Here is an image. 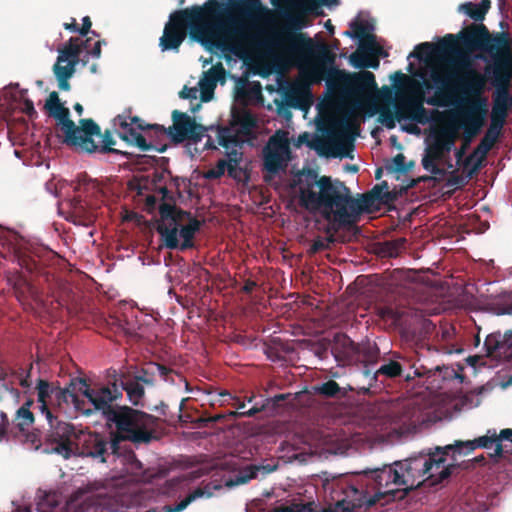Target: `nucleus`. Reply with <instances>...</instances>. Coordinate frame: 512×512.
Instances as JSON below:
<instances>
[{
  "label": "nucleus",
  "mask_w": 512,
  "mask_h": 512,
  "mask_svg": "<svg viewBox=\"0 0 512 512\" xmlns=\"http://www.w3.org/2000/svg\"><path fill=\"white\" fill-rule=\"evenodd\" d=\"M219 145L226 149V152L236 149L239 145V138L237 134H232L229 130L224 129L219 132L218 136Z\"/></svg>",
  "instance_id": "obj_59"
},
{
  "label": "nucleus",
  "mask_w": 512,
  "mask_h": 512,
  "mask_svg": "<svg viewBox=\"0 0 512 512\" xmlns=\"http://www.w3.org/2000/svg\"><path fill=\"white\" fill-rule=\"evenodd\" d=\"M18 301L25 303L29 300L38 301L39 295L35 286L20 272H16L8 278Z\"/></svg>",
  "instance_id": "obj_30"
},
{
  "label": "nucleus",
  "mask_w": 512,
  "mask_h": 512,
  "mask_svg": "<svg viewBox=\"0 0 512 512\" xmlns=\"http://www.w3.org/2000/svg\"><path fill=\"white\" fill-rule=\"evenodd\" d=\"M117 384L121 392H126L133 405L140 404L145 394L144 384L133 377L132 372L117 374Z\"/></svg>",
  "instance_id": "obj_27"
},
{
  "label": "nucleus",
  "mask_w": 512,
  "mask_h": 512,
  "mask_svg": "<svg viewBox=\"0 0 512 512\" xmlns=\"http://www.w3.org/2000/svg\"><path fill=\"white\" fill-rule=\"evenodd\" d=\"M314 391L319 395L332 398L340 393L341 388L336 381L328 380L320 385H316Z\"/></svg>",
  "instance_id": "obj_57"
},
{
  "label": "nucleus",
  "mask_w": 512,
  "mask_h": 512,
  "mask_svg": "<svg viewBox=\"0 0 512 512\" xmlns=\"http://www.w3.org/2000/svg\"><path fill=\"white\" fill-rule=\"evenodd\" d=\"M126 470L135 477H141L144 474L143 464L136 458L134 453L129 454L127 457Z\"/></svg>",
  "instance_id": "obj_63"
},
{
  "label": "nucleus",
  "mask_w": 512,
  "mask_h": 512,
  "mask_svg": "<svg viewBox=\"0 0 512 512\" xmlns=\"http://www.w3.org/2000/svg\"><path fill=\"white\" fill-rule=\"evenodd\" d=\"M446 105L453 104L462 106L461 121L471 124L472 129H482L488 113V98L484 94H475L465 98L453 97L445 102Z\"/></svg>",
  "instance_id": "obj_19"
},
{
  "label": "nucleus",
  "mask_w": 512,
  "mask_h": 512,
  "mask_svg": "<svg viewBox=\"0 0 512 512\" xmlns=\"http://www.w3.org/2000/svg\"><path fill=\"white\" fill-rule=\"evenodd\" d=\"M332 351L336 359L351 360L359 354V346L343 333L334 336Z\"/></svg>",
  "instance_id": "obj_33"
},
{
  "label": "nucleus",
  "mask_w": 512,
  "mask_h": 512,
  "mask_svg": "<svg viewBox=\"0 0 512 512\" xmlns=\"http://www.w3.org/2000/svg\"><path fill=\"white\" fill-rule=\"evenodd\" d=\"M201 222L197 218H191L186 225L178 226V234L183 239L182 243H179L177 249L181 251L191 249L194 247V236L200 230Z\"/></svg>",
  "instance_id": "obj_38"
},
{
  "label": "nucleus",
  "mask_w": 512,
  "mask_h": 512,
  "mask_svg": "<svg viewBox=\"0 0 512 512\" xmlns=\"http://www.w3.org/2000/svg\"><path fill=\"white\" fill-rule=\"evenodd\" d=\"M341 508L336 507V502H334V507L331 505L328 507H321L318 509V506L314 501H309L307 503H292L288 506H280L274 508L270 512H339Z\"/></svg>",
  "instance_id": "obj_39"
},
{
  "label": "nucleus",
  "mask_w": 512,
  "mask_h": 512,
  "mask_svg": "<svg viewBox=\"0 0 512 512\" xmlns=\"http://www.w3.org/2000/svg\"><path fill=\"white\" fill-rule=\"evenodd\" d=\"M498 59L493 65H485V73L489 78L492 93L491 122L504 126L508 112L512 107V54L496 47Z\"/></svg>",
  "instance_id": "obj_9"
},
{
  "label": "nucleus",
  "mask_w": 512,
  "mask_h": 512,
  "mask_svg": "<svg viewBox=\"0 0 512 512\" xmlns=\"http://www.w3.org/2000/svg\"><path fill=\"white\" fill-rule=\"evenodd\" d=\"M502 441L507 440L501 437V431L497 434L495 429H489L485 435L475 438L474 440H458L455 441L454 444L449 445L452 447L451 453L453 454H461L463 448H466L467 452H472L476 448L488 449L492 445H495V450L494 453L491 454V457L495 459H506L509 449H507L506 445L502 444Z\"/></svg>",
  "instance_id": "obj_20"
},
{
  "label": "nucleus",
  "mask_w": 512,
  "mask_h": 512,
  "mask_svg": "<svg viewBox=\"0 0 512 512\" xmlns=\"http://www.w3.org/2000/svg\"><path fill=\"white\" fill-rule=\"evenodd\" d=\"M458 128H463L464 134H463V143L460 148L456 149L455 151V158L457 160V163H460V161L465 156L466 150L468 149L472 139L476 137L481 129H472L471 124L465 123L461 121V124L457 126Z\"/></svg>",
  "instance_id": "obj_50"
},
{
  "label": "nucleus",
  "mask_w": 512,
  "mask_h": 512,
  "mask_svg": "<svg viewBox=\"0 0 512 512\" xmlns=\"http://www.w3.org/2000/svg\"><path fill=\"white\" fill-rule=\"evenodd\" d=\"M399 422L406 424L408 422H416L419 420V408L414 402H407L398 412Z\"/></svg>",
  "instance_id": "obj_53"
},
{
  "label": "nucleus",
  "mask_w": 512,
  "mask_h": 512,
  "mask_svg": "<svg viewBox=\"0 0 512 512\" xmlns=\"http://www.w3.org/2000/svg\"><path fill=\"white\" fill-rule=\"evenodd\" d=\"M233 126H237V134L242 136H250L253 129L257 126L256 117L247 109H234L232 111Z\"/></svg>",
  "instance_id": "obj_36"
},
{
  "label": "nucleus",
  "mask_w": 512,
  "mask_h": 512,
  "mask_svg": "<svg viewBox=\"0 0 512 512\" xmlns=\"http://www.w3.org/2000/svg\"><path fill=\"white\" fill-rule=\"evenodd\" d=\"M15 437L35 450H38L42 445L41 432L37 429L32 431L28 429V431L19 432L18 436Z\"/></svg>",
  "instance_id": "obj_55"
},
{
  "label": "nucleus",
  "mask_w": 512,
  "mask_h": 512,
  "mask_svg": "<svg viewBox=\"0 0 512 512\" xmlns=\"http://www.w3.org/2000/svg\"><path fill=\"white\" fill-rule=\"evenodd\" d=\"M395 85H405V91L399 93L394 103L396 118L398 122L412 121L425 125L433 120L434 116H440L438 110L429 111L424 107V102L433 106H446L445 100L436 95L425 99L424 91L419 81L397 71L392 76Z\"/></svg>",
  "instance_id": "obj_6"
},
{
  "label": "nucleus",
  "mask_w": 512,
  "mask_h": 512,
  "mask_svg": "<svg viewBox=\"0 0 512 512\" xmlns=\"http://www.w3.org/2000/svg\"><path fill=\"white\" fill-rule=\"evenodd\" d=\"M173 124L167 128L168 137L175 144L184 141H191L195 144L200 142L207 131L206 127L196 122L187 113L179 110L172 112Z\"/></svg>",
  "instance_id": "obj_18"
},
{
  "label": "nucleus",
  "mask_w": 512,
  "mask_h": 512,
  "mask_svg": "<svg viewBox=\"0 0 512 512\" xmlns=\"http://www.w3.org/2000/svg\"><path fill=\"white\" fill-rule=\"evenodd\" d=\"M462 46L451 59L449 67L434 69L430 79L436 87V96L447 102L453 97L465 98L486 91L487 74L481 73L472 65V53L481 51L486 65H493L498 59L496 47L512 54V38L508 32L490 33L483 23H472L459 31Z\"/></svg>",
  "instance_id": "obj_2"
},
{
  "label": "nucleus",
  "mask_w": 512,
  "mask_h": 512,
  "mask_svg": "<svg viewBox=\"0 0 512 512\" xmlns=\"http://www.w3.org/2000/svg\"><path fill=\"white\" fill-rule=\"evenodd\" d=\"M343 85L350 95L357 98L362 97L367 91L377 90L375 76L370 71L344 74Z\"/></svg>",
  "instance_id": "obj_23"
},
{
  "label": "nucleus",
  "mask_w": 512,
  "mask_h": 512,
  "mask_svg": "<svg viewBox=\"0 0 512 512\" xmlns=\"http://www.w3.org/2000/svg\"><path fill=\"white\" fill-rule=\"evenodd\" d=\"M398 364L401 365V380L411 383L415 378L429 376L432 372L431 368H427L417 357L416 353L412 355L396 354Z\"/></svg>",
  "instance_id": "obj_24"
},
{
  "label": "nucleus",
  "mask_w": 512,
  "mask_h": 512,
  "mask_svg": "<svg viewBox=\"0 0 512 512\" xmlns=\"http://www.w3.org/2000/svg\"><path fill=\"white\" fill-rule=\"evenodd\" d=\"M79 391L87 399L86 408L101 413L103 418L109 423V418L113 417L118 410V405L113 402L122 397V392L117 384V372L114 370L113 375L108 380V385L98 388H91L85 380L79 381Z\"/></svg>",
  "instance_id": "obj_11"
},
{
  "label": "nucleus",
  "mask_w": 512,
  "mask_h": 512,
  "mask_svg": "<svg viewBox=\"0 0 512 512\" xmlns=\"http://www.w3.org/2000/svg\"><path fill=\"white\" fill-rule=\"evenodd\" d=\"M63 62H58L53 66V72L56 78H71L75 73L76 64L67 62L66 65H62Z\"/></svg>",
  "instance_id": "obj_62"
},
{
  "label": "nucleus",
  "mask_w": 512,
  "mask_h": 512,
  "mask_svg": "<svg viewBox=\"0 0 512 512\" xmlns=\"http://www.w3.org/2000/svg\"><path fill=\"white\" fill-rule=\"evenodd\" d=\"M400 471L395 462L378 468H366L352 477L337 479L331 484V499L341 512L370 508L381 499H402Z\"/></svg>",
  "instance_id": "obj_4"
},
{
  "label": "nucleus",
  "mask_w": 512,
  "mask_h": 512,
  "mask_svg": "<svg viewBox=\"0 0 512 512\" xmlns=\"http://www.w3.org/2000/svg\"><path fill=\"white\" fill-rule=\"evenodd\" d=\"M227 157L226 166L227 174L234 180L240 181L243 177L248 178L246 171L240 167V163L243 160V153L238 149H232L231 151L225 152Z\"/></svg>",
  "instance_id": "obj_40"
},
{
  "label": "nucleus",
  "mask_w": 512,
  "mask_h": 512,
  "mask_svg": "<svg viewBox=\"0 0 512 512\" xmlns=\"http://www.w3.org/2000/svg\"><path fill=\"white\" fill-rule=\"evenodd\" d=\"M224 79L225 69L220 62L204 72L203 78L199 81L201 100L204 102L211 100L218 81H223Z\"/></svg>",
  "instance_id": "obj_28"
},
{
  "label": "nucleus",
  "mask_w": 512,
  "mask_h": 512,
  "mask_svg": "<svg viewBox=\"0 0 512 512\" xmlns=\"http://www.w3.org/2000/svg\"><path fill=\"white\" fill-rule=\"evenodd\" d=\"M220 396L223 398L224 401L233 400L232 406H234L238 410L230 413V415L234 417H253L263 410V406H253L247 411H242V409H244L245 407V402L241 401L239 398L232 396L228 391L221 392Z\"/></svg>",
  "instance_id": "obj_47"
},
{
  "label": "nucleus",
  "mask_w": 512,
  "mask_h": 512,
  "mask_svg": "<svg viewBox=\"0 0 512 512\" xmlns=\"http://www.w3.org/2000/svg\"><path fill=\"white\" fill-rule=\"evenodd\" d=\"M273 41V36L270 37L268 40H266L263 45L267 46V47H272V48H276V49H279L281 50L283 53H285L287 56L291 57V58H295V59H304L306 58L308 55L312 54L313 52H315V55L317 57V59L319 61H321L323 64L327 65V66H330V67H333L334 65V62H335V59H336V56L335 54L331 51L330 47L325 44V43H321V44H318V45H315L313 43V48H312V51L304 56H293L291 54H289L285 49L281 48V47H277L275 45H273L272 43Z\"/></svg>",
  "instance_id": "obj_35"
},
{
  "label": "nucleus",
  "mask_w": 512,
  "mask_h": 512,
  "mask_svg": "<svg viewBox=\"0 0 512 512\" xmlns=\"http://www.w3.org/2000/svg\"><path fill=\"white\" fill-rule=\"evenodd\" d=\"M450 445L436 446L409 457L407 460L425 477L428 486H435L448 479L455 469L454 464L445 465L446 457L451 453Z\"/></svg>",
  "instance_id": "obj_10"
},
{
  "label": "nucleus",
  "mask_w": 512,
  "mask_h": 512,
  "mask_svg": "<svg viewBox=\"0 0 512 512\" xmlns=\"http://www.w3.org/2000/svg\"><path fill=\"white\" fill-rule=\"evenodd\" d=\"M99 136L102 137L103 145L98 146L95 143V145L97 146V149H96L95 152L98 151V152L103 153V154H106V153L122 154V155L126 156L127 158L129 157V153L122 152V151L112 147L113 145H115L116 142H115L114 138L112 137V135H111L109 130H106L103 135L100 133Z\"/></svg>",
  "instance_id": "obj_54"
},
{
  "label": "nucleus",
  "mask_w": 512,
  "mask_h": 512,
  "mask_svg": "<svg viewBox=\"0 0 512 512\" xmlns=\"http://www.w3.org/2000/svg\"><path fill=\"white\" fill-rule=\"evenodd\" d=\"M338 0H298L294 12L286 14V24L273 34V45L285 49L293 56H304L312 51L313 41L306 34L299 32L307 26L308 15H320L322 5L336 4Z\"/></svg>",
  "instance_id": "obj_5"
},
{
  "label": "nucleus",
  "mask_w": 512,
  "mask_h": 512,
  "mask_svg": "<svg viewBox=\"0 0 512 512\" xmlns=\"http://www.w3.org/2000/svg\"><path fill=\"white\" fill-rule=\"evenodd\" d=\"M109 423H113L117 430L111 433V447L120 449L122 441L150 443L155 438L159 418L128 406H120L113 417L109 418Z\"/></svg>",
  "instance_id": "obj_8"
},
{
  "label": "nucleus",
  "mask_w": 512,
  "mask_h": 512,
  "mask_svg": "<svg viewBox=\"0 0 512 512\" xmlns=\"http://www.w3.org/2000/svg\"><path fill=\"white\" fill-rule=\"evenodd\" d=\"M117 119L120 128L118 136L129 145L136 146L142 151H149L150 146L147 145V139L141 134V131L147 130V124H144V121L137 116L119 115Z\"/></svg>",
  "instance_id": "obj_22"
},
{
  "label": "nucleus",
  "mask_w": 512,
  "mask_h": 512,
  "mask_svg": "<svg viewBox=\"0 0 512 512\" xmlns=\"http://www.w3.org/2000/svg\"><path fill=\"white\" fill-rule=\"evenodd\" d=\"M261 96V86L259 83L250 84L244 82L236 91V98L241 102L256 100Z\"/></svg>",
  "instance_id": "obj_51"
},
{
  "label": "nucleus",
  "mask_w": 512,
  "mask_h": 512,
  "mask_svg": "<svg viewBox=\"0 0 512 512\" xmlns=\"http://www.w3.org/2000/svg\"><path fill=\"white\" fill-rule=\"evenodd\" d=\"M15 258L18 265L27 272L32 273L38 269L37 261L26 253L18 252L15 254Z\"/></svg>",
  "instance_id": "obj_61"
},
{
  "label": "nucleus",
  "mask_w": 512,
  "mask_h": 512,
  "mask_svg": "<svg viewBox=\"0 0 512 512\" xmlns=\"http://www.w3.org/2000/svg\"><path fill=\"white\" fill-rule=\"evenodd\" d=\"M57 385L45 379L39 378L36 382L37 402L39 411L46 416L48 422H52L53 395Z\"/></svg>",
  "instance_id": "obj_26"
},
{
  "label": "nucleus",
  "mask_w": 512,
  "mask_h": 512,
  "mask_svg": "<svg viewBox=\"0 0 512 512\" xmlns=\"http://www.w3.org/2000/svg\"><path fill=\"white\" fill-rule=\"evenodd\" d=\"M461 46L459 32L446 34L436 44L430 42L418 44L408 58L414 57L421 60L424 56H433L441 61L442 65L439 69H442L449 67L451 59H454Z\"/></svg>",
  "instance_id": "obj_16"
},
{
  "label": "nucleus",
  "mask_w": 512,
  "mask_h": 512,
  "mask_svg": "<svg viewBox=\"0 0 512 512\" xmlns=\"http://www.w3.org/2000/svg\"><path fill=\"white\" fill-rule=\"evenodd\" d=\"M289 148L286 142L272 136L263 150V170L266 172L264 180L270 181L276 174L286 167V156Z\"/></svg>",
  "instance_id": "obj_21"
},
{
  "label": "nucleus",
  "mask_w": 512,
  "mask_h": 512,
  "mask_svg": "<svg viewBox=\"0 0 512 512\" xmlns=\"http://www.w3.org/2000/svg\"><path fill=\"white\" fill-rule=\"evenodd\" d=\"M44 108L49 116L57 120L63 132V143L75 147L82 152L94 153L97 146L93 140V135H100V127L93 119H81L80 126L70 119V111L59 99L56 91L49 94Z\"/></svg>",
  "instance_id": "obj_7"
},
{
  "label": "nucleus",
  "mask_w": 512,
  "mask_h": 512,
  "mask_svg": "<svg viewBox=\"0 0 512 512\" xmlns=\"http://www.w3.org/2000/svg\"><path fill=\"white\" fill-rule=\"evenodd\" d=\"M146 135L149 141L147 145L150 146L149 150H155L163 153L166 151L168 145L165 142L168 136L167 128L160 124H147Z\"/></svg>",
  "instance_id": "obj_37"
},
{
  "label": "nucleus",
  "mask_w": 512,
  "mask_h": 512,
  "mask_svg": "<svg viewBox=\"0 0 512 512\" xmlns=\"http://www.w3.org/2000/svg\"><path fill=\"white\" fill-rule=\"evenodd\" d=\"M237 13L249 20H259L270 13L260 0H208L173 11L165 23L159 47L178 52L187 36L210 53L221 52L243 58L248 51L249 37L232 17Z\"/></svg>",
  "instance_id": "obj_1"
},
{
  "label": "nucleus",
  "mask_w": 512,
  "mask_h": 512,
  "mask_svg": "<svg viewBox=\"0 0 512 512\" xmlns=\"http://www.w3.org/2000/svg\"><path fill=\"white\" fill-rule=\"evenodd\" d=\"M369 50H371L370 42L363 43L358 50L353 52L350 57L349 61L351 65L355 68H359L358 65L366 64L368 57H369Z\"/></svg>",
  "instance_id": "obj_56"
},
{
  "label": "nucleus",
  "mask_w": 512,
  "mask_h": 512,
  "mask_svg": "<svg viewBox=\"0 0 512 512\" xmlns=\"http://www.w3.org/2000/svg\"><path fill=\"white\" fill-rule=\"evenodd\" d=\"M88 43H90L89 38L83 41L79 38L71 37L62 48L58 49V62H69L77 65L80 61V54L83 49H87Z\"/></svg>",
  "instance_id": "obj_32"
},
{
  "label": "nucleus",
  "mask_w": 512,
  "mask_h": 512,
  "mask_svg": "<svg viewBox=\"0 0 512 512\" xmlns=\"http://www.w3.org/2000/svg\"><path fill=\"white\" fill-rule=\"evenodd\" d=\"M340 130L333 133L335 139H337V144L335 151L331 152V155L336 156H348L346 150L353 148V139L352 138H344L345 132L348 128L347 122H340L338 124Z\"/></svg>",
  "instance_id": "obj_45"
},
{
  "label": "nucleus",
  "mask_w": 512,
  "mask_h": 512,
  "mask_svg": "<svg viewBox=\"0 0 512 512\" xmlns=\"http://www.w3.org/2000/svg\"><path fill=\"white\" fill-rule=\"evenodd\" d=\"M299 177V202L311 212H319L328 222L340 227L355 224L362 213H372L378 209L377 201L369 192L354 198L350 189L341 181H332L329 176L318 175L308 170Z\"/></svg>",
  "instance_id": "obj_3"
},
{
  "label": "nucleus",
  "mask_w": 512,
  "mask_h": 512,
  "mask_svg": "<svg viewBox=\"0 0 512 512\" xmlns=\"http://www.w3.org/2000/svg\"><path fill=\"white\" fill-rule=\"evenodd\" d=\"M502 333L500 331L489 334L484 341V348L488 357H497L506 353L502 343Z\"/></svg>",
  "instance_id": "obj_48"
},
{
  "label": "nucleus",
  "mask_w": 512,
  "mask_h": 512,
  "mask_svg": "<svg viewBox=\"0 0 512 512\" xmlns=\"http://www.w3.org/2000/svg\"><path fill=\"white\" fill-rule=\"evenodd\" d=\"M132 375L138 381L147 386H153L156 381L154 369H152V363H149L146 367L136 370Z\"/></svg>",
  "instance_id": "obj_58"
},
{
  "label": "nucleus",
  "mask_w": 512,
  "mask_h": 512,
  "mask_svg": "<svg viewBox=\"0 0 512 512\" xmlns=\"http://www.w3.org/2000/svg\"><path fill=\"white\" fill-rule=\"evenodd\" d=\"M407 240L403 237L379 243L378 253L382 257H397L404 249Z\"/></svg>",
  "instance_id": "obj_46"
},
{
  "label": "nucleus",
  "mask_w": 512,
  "mask_h": 512,
  "mask_svg": "<svg viewBox=\"0 0 512 512\" xmlns=\"http://www.w3.org/2000/svg\"><path fill=\"white\" fill-rule=\"evenodd\" d=\"M401 365L398 364L396 356L392 359H390L388 362L382 364L374 373L373 379L375 381H378L379 378H383L380 380L381 382L384 381V379H401Z\"/></svg>",
  "instance_id": "obj_44"
},
{
  "label": "nucleus",
  "mask_w": 512,
  "mask_h": 512,
  "mask_svg": "<svg viewBox=\"0 0 512 512\" xmlns=\"http://www.w3.org/2000/svg\"><path fill=\"white\" fill-rule=\"evenodd\" d=\"M503 126L491 122L490 126L486 130L483 138L480 140L478 146L474 149V154H479V159L470 171L469 176L473 172L477 171L481 165V162L486 158L488 152L493 148L498 138L500 137Z\"/></svg>",
  "instance_id": "obj_29"
},
{
  "label": "nucleus",
  "mask_w": 512,
  "mask_h": 512,
  "mask_svg": "<svg viewBox=\"0 0 512 512\" xmlns=\"http://www.w3.org/2000/svg\"><path fill=\"white\" fill-rule=\"evenodd\" d=\"M45 436V453H56L64 459H69L75 454L76 437L78 431L73 424L58 421L52 415V422Z\"/></svg>",
  "instance_id": "obj_13"
},
{
  "label": "nucleus",
  "mask_w": 512,
  "mask_h": 512,
  "mask_svg": "<svg viewBox=\"0 0 512 512\" xmlns=\"http://www.w3.org/2000/svg\"><path fill=\"white\" fill-rule=\"evenodd\" d=\"M64 403L73 404L75 409L85 416L92 415V411L86 408V401L84 399H80L79 396L71 391L69 387L61 388L57 385L53 395V406L57 405L58 407H61Z\"/></svg>",
  "instance_id": "obj_31"
},
{
  "label": "nucleus",
  "mask_w": 512,
  "mask_h": 512,
  "mask_svg": "<svg viewBox=\"0 0 512 512\" xmlns=\"http://www.w3.org/2000/svg\"><path fill=\"white\" fill-rule=\"evenodd\" d=\"M493 309L497 315H512V294L496 302Z\"/></svg>",
  "instance_id": "obj_64"
},
{
  "label": "nucleus",
  "mask_w": 512,
  "mask_h": 512,
  "mask_svg": "<svg viewBox=\"0 0 512 512\" xmlns=\"http://www.w3.org/2000/svg\"><path fill=\"white\" fill-rule=\"evenodd\" d=\"M395 465L398 466L400 471V477L403 486L400 497H405L409 491L416 489L425 483V477H423L422 474L418 472L407 459L395 461Z\"/></svg>",
  "instance_id": "obj_25"
},
{
  "label": "nucleus",
  "mask_w": 512,
  "mask_h": 512,
  "mask_svg": "<svg viewBox=\"0 0 512 512\" xmlns=\"http://www.w3.org/2000/svg\"><path fill=\"white\" fill-rule=\"evenodd\" d=\"M350 28V30L344 32L345 36L366 40L371 43L374 42V35L371 34L374 30L372 23L356 19L350 23Z\"/></svg>",
  "instance_id": "obj_41"
},
{
  "label": "nucleus",
  "mask_w": 512,
  "mask_h": 512,
  "mask_svg": "<svg viewBox=\"0 0 512 512\" xmlns=\"http://www.w3.org/2000/svg\"><path fill=\"white\" fill-rule=\"evenodd\" d=\"M111 443V435L108 438L100 433L79 430L73 456L89 457L99 463H105L110 454H116L119 450L111 447Z\"/></svg>",
  "instance_id": "obj_14"
},
{
  "label": "nucleus",
  "mask_w": 512,
  "mask_h": 512,
  "mask_svg": "<svg viewBox=\"0 0 512 512\" xmlns=\"http://www.w3.org/2000/svg\"><path fill=\"white\" fill-rule=\"evenodd\" d=\"M204 495V490L202 488H197L190 494H188L182 501H180L176 505H165L163 507L164 512H181L185 510L189 504L195 501L197 498H200Z\"/></svg>",
  "instance_id": "obj_52"
},
{
  "label": "nucleus",
  "mask_w": 512,
  "mask_h": 512,
  "mask_svg": "<svg viewBox=\"0 0 512 512\" xmlns=\"http://www.w3.org/2000/svg\"><path fill=\"white\" fill-rule=\"evenodd\" d=\"M34 422L35 416L31 410L17 409L12 420L13 436H18L19 432L28 431Z\"/></svg>",
  "instance_id": "obj_42"
},
{
  "label": "nucleus",
  "mask_w": 512,
  "mask_h": 512,
  "mask_svg": "<svg viewBox=\"0 0 512 512\" xmlns=\"http://www.w3.org/2000/svg\"><path fill=\"white\" fill-rule=\"evenodd\" d=\"M405 160V156L402 153H399L392 158L390 164H387L386 169L391 172L407 173L413 166V162L406 165Z\"/></svg>",
  "instance_id": "obj_60"
},
{
  "label": "nucleus",
  "mask_w": 512,
  "mask_h": 512,
  "mask_svg": "<svg viewBox=\"0 0 512 512\" xmlns=\"http://www.w3.org/2000/svg\"><path fill=\"white\" fill-rule=\"evenodd\" d=\"M274 467L270 465H249L238 471L226 482L229 487L239 486L248 483L250 480L257 478L258 474L261 473L263 476L274 471Z\"/></svg>",
  "instance_id": "obj_34"
},
{
  "label": "nucleus",
  "mask_w": 512,
  "mask_h": 512,
  "mask_svg": "<svg viewBox=\"0 0 512 512\" xmlns=\"http://www.w3.org/2000/svg\"><path fill=\"white\" fill-rule=\"evenodd\" d=\"M491 7L490 0H481L480 3L466 2L460 5V10L474 21H483Z\"/></svg>",
  "instance_id": "obj_43"
},
{
  "label": "nucleus",
  "mask_w": 512,
  "mask_h": 512,
  "mask_svg": "<svg viewBox=\"0 0 512 512\" xmlns=\"http://www.w3.org/2000/svg\"><path fill=\"white\" fill-rule=\"evenodd\" d=\"M377 315L380 319L390 325L399 326L404 323L405 312L392 306H381L377 309Z\"/></svg>",
  "instance_id": "obj_49"
},
{
  "label": "nucleus",
  "mask_w": 512,
  "mask_h": 512,
  "mask_svg": "<svg viewBox=\"0 0 512 512\" xmlns=\"http://www.w3.org/2000/svg\"><path fill=\"white\" fill-rule=\"evenodd\" d=\"M160 219L157 221L156 231L168 249H176L179 246L178 226L183 216L189 213L178 209L174 204L163 202L159 205Z\"/></svg>",
  "instance_id": "obj_17"
},
{
  "label": "nucleus",
  "mask_w": 512,
  "mask_h": 512,
  "mask_svg": "<svg viewBox=\"0 0 512 512\" xmlns=\"http://www.w3.org/2000/svg\"><path fill=\"white\" fill-rule=\"evenodd\" d=\"M431 142L425 149L422 158V166L433 175L444 176L445 170L437 165L449 154L458 138V127L449 123L443 127L432 130Z\"/></svg>",
  "instance_id": "obj_12"
},
{
  "label": "nucleus",
  "mask_w": 512,
  "mask_h": 512,
  "mask_svg": "<svg viewBox=\"0 0 512 512\" xmlns=\"http://www.w3.org/2000/svg\"><path fill=\"white\" fill-rule=\"evenodd\" d=\"M96 184L88 179L86 175H79L74 191L78 193L71 199L67 200V217L66 219L74 224L88 225L93 221L94 215L89 208L88 202L83 198L90 191L95 190Z\"/></svg>",
  "instance_id": "obj_15"
}]
</instances>
